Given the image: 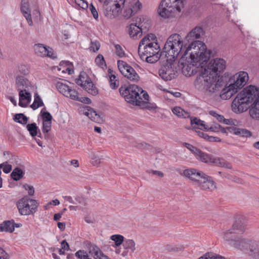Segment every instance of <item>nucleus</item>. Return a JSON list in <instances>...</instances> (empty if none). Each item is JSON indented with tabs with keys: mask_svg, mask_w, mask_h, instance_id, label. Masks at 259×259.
Returning a JSON list of instances; mask_svg holds the SVG:
<instances>
[{
	"mask_svg": "<svg viewBox=\"0 0 259 259\" xmlns=\"http://www.w3.org/2000/svg\"><path fill=\"white\" fill-rule=\"evenodd\" d=\"M226 67V62L223 59L215 58L210 61L197 77L195 87L208 95L215 93L223 85L220 73Z\"/></svg>",
	"mask_w": 259,
	"mask_h": 259,
	"instance_id": "f257e3e1",
	"label": "nucleus"
},
{
	"mask_svg": "<svg viewBox=\"0 0 259 259\" xmlns=\"http://www.w3.org/2000/svg\"><path fill=\"white\" fill-rule=\"evenodd\" d=\"M259 99V92L253 85L244 88L236 96L232 104V110L235 113H241L246 111L252 102Z\"/></svg>",
	"mask_w": 259,
	"mask_h": 259,
	"instance_id": "f03ea898",
	"label": "nucleus"
},
{
	"mask_svg": "<svg viewBox=\"0 0 259 259\" xmlns=\"http://www.w3.org/2000/svg\"><path fill=\"white\" fill-rule=\"evenodd\" d=\"M184 56L187 57L193 63H199L202 68V64L209 59L210 54L207 51L206 45L201 41H194L187 44L184 50Z\"/></svg>",
	"mask_w": 259,
	"mask_h": 259,
	"instance_id": "7ed1b4c3",
	"label": "nucleus"
},
{
	"mask_svg": "<svg viewBox=\"0 0 259 259\" xmlns=\"http://www.w3.org/2000/svg\"><path fill=\"white\" fill-rule=\"evenodd\" d=\"M186 46V41H183L180 34L173 33L167 39L161 56L164 55L170 61L175 60L179 54L184 55Z\"/></svg>",
	"mask_w": 259,
	"mask_h": 259,
	"instance_id": "20e7f679",
	"label": "nucleus"
},
{
	"mask_svg": "<svg viewBox=\"0 0 259 259\" xmlns=\"http://www.w3.org/2000/svg\"><path fill=\"white\" fill-rule=\"evenodd\" d=\"M248 80V75L246 72L240 71L231 77L228 85L223 89L220 97L227 100L232 97L239 90L243 87Z\"/></svg>",
	"mask_w": 259,
	"mask_h": 259,
	"instance_id": "39448f33",
	"label": "nucleus"
},
{
	"mask_svg": "<svg viewBox=\"0 0 259 259\" xmlns=\"http://www.w3.org/2000/svg\"><path fill=\"white\" fill-rule=\"evenodd\" d=\"M185 0H162L157 12L163 19H172L178 17L184 8Z\"/></svg>",
	"mask_w": 259,
	"mask_h": 259,
	"instance_id": "423d86ee",
	"label": "nucleus"
},
{
	"mask_svg": "<svg viewBox=\"0 0 259 259\" xmlns=\"http://www.w3.org/2000/svg\"><path fill=\"white\" fill-rule=\"evenodd\" d=\"M119 93L127 102L135 106L141 105L142 104L143 98L146 100L149 99L148 94L135 84L120 87Z\"/></svg>",
	"mask_w": 259,
	"mask_h": 259,
	"instance_id": "0eeeda50",
	"label": "nucleus"
},
{
	"mask_svg": "<svg viewBox=\"0 0 259 259\" xmlns=\"http://www.w3.org/2000/svg\"><path fill=\"white\" fill-rule=\"evenodd\" d=\"M184 145L194 155L197 159L202 162L229 169L232 168L231 165L222 158L203 152L189 143H184Z\"/></svg>",
	"mask_w": 259,
	"mask_h": 259,
	"instance_id": "6e6552de",
	"label": "nucleus"
},
{
	"mask_svg": "<svg viewBox=\"0 0 259 259\" xmlns=\"http://www.w3.org/2000/svg\"><path fill=\"white\" fill-rule=\"evenodd\" d=\"M103 3L104 13L109 19L118 17L124 8L125 0H99Z\"/></svg>",
	"mask_w": 259,
	"mask_h": 259,
	"instance_id": "1a4fd4ad",
	"label": "nucleus"
},
{
	"mask_svg": "<svg viewBox=\"0 0 259 259\" xmlns=\"http://www.w3.org/2000/svg\"><path fill=\"white\" fill-rule=\"evenodd\" d=\"M160 47L158 44H154V46L146 48H138V53L141 59L149 63L156 62L161 54H159Z\"/></svg>",
	"mask_w": 259,
	"mask_h": 259,
	"instance_id": "9d476101",
	"label": "nucleus"
},
{
	"mask_svg": "<svg viewBox=\"0 0 259 259\" xmlns=\"http://www.w3.org/2000/svg\"><path fill=\"white\" fill-rule=\"evenodd\" d=\"M16 205L19 213L24 215L34 214L38 207L36 201L28 196H25L19 199Z\"/></svg>",
	"mask_w": 259,
	"mask_h": 259,
	"instance_id": "9b49d317",
	"label": "nucleus"
},
{
	"mask_svg": "<svg viewBox=\"0 0 259 259\" xmlns=\"http://www.w3.org/2000/svg\"><path fill=\"white\" fill-rule=\"evenodd\" d=\"M145 20L143 17H138L136 23H131L128 25V33L131 38L137 39L142 35L143 31L147 30L149 24L147 20L145 22Z\"/></svg>",
	"mask_w": 259,
	"mask_h": 259,
	"instance_id": "f8f14e48",
	"label": "nucleus"
},
{
	"mask_svg": "<svg viewBox=\"0 0 259 259\" xmlns=\"http://www.w3.org/2000/svg\"><path fill=\"white\" fill-rule=\"evenodd\" d=\"M76 83L84 89L90 94L95 96L98 94V90L92 81L88 74L84 71L81 72Z\"/></svg>",
	"mask_w": 259,
	"mask_h": 259,
	"instance_id": "ddd939ff",
	"label": "nucleus"
},
{
	"mask_svg": "<svg viewBox=\"0 0 259 259\" xmlns=\"http://www.w3.org/2000/svg\"><path fill=\"white\" fill-rule=\"evenodd\" d=\"M175 60L170 61L166 59V64L159 70V76L164 80H170L176 76L177 70L176 64L173 63Z\"/></svg>",
	"mask_w": 259,
	"mask_h": 259,
	"instance_id": "4468645a",
	"label": "nucleus"
},
{
	"mask_svg": "<svg viewBox=\"0 0 259 259\" xmlns=\"http://www.w3.org/2000/svg\"><path fill=\"white\" fill-rule=\"evenodd\" d=\"M235 233L232 232V230L230 229L223 232L221 236L229 244L236 248L242 249L245 247L246 241L241 238H236L233 235Z\"/></svg>",
	"mask_w": 259,
	"mask_h": 259,
	"instance_id": "2eb2a0df",
	"label": "nucleus"
},
{
	"mask_svg": "<svg viewBox=\"0 0 259 259\" xmlns=\"http://www.w3.org/2000/svg\"><path fill=\"white\" fill-rule=\"evenodd\" d=\"M179 63L182 72L186 76H191L195 74L198 68L197 65H199V63H193L188 57H186V59H184V56H183Z\"/></svg>",
	"mask_w": 259,
	"mask_h": 259,
	"instance_id": "dca6fc26",
	"label": "nucleus"
},
{
	"mask_svg": "<svg viewBox=\"0 0 259 259\" xmlns=\"http://www.w3.org/2000/svg\"><path fill=\"white\" fill-rule=\"evenodd\" d=\"M34 51L36 55L41 57H48L52 59L57 58V54L53 50L41 44H35L34 45Z\"/></svg>",
	"mask_w": 259,
	"mask_h": 259,
	"instance_id": "f3484780",
	"label": "nucleus"
},
{
	"mask_svg": "<svg viewBox=\"0 0 259 259\" xmlns=\"http://www.w3.org/2000/svg\"><path fill=\"white\" fill-rule=\"evenodd\" d=\"M15 88L18 92L28 91V90H32L33 87L31 82L27 78L20 75H17L15 78Z\"/></svg>",
	"mask_w": 259,
	"mask_h": 259,
	"instance_id": "a211bd4d",
	"label": "nucleus"
},
{
	"mask_svg": "<svg viewBox=\"0 0 259 259\" xmlns=\"http://www.w3.org/2000/svg\"><path fill=\"white\" fill-rule=\"evenodd\" d=\"M201 189L212 191L216 189L215 182L212 178L204 174L199 182L197 185Z\"/></svg>",
	"mask_w": 259,
	"mask_h": 259,
	"instance_id": "6ab92c4d",
	"label": "nucleus"
},
{
	"mask_svg": "<svg viewBox=\"0 0 259 259\" xmlns=\"http://www.w3.org/2000/svg\"><path fill=\"white\" fill-rule=\"evenodd\" d=\"M204 172L194 168L185 169L183 172V175L187 178L196 183L197 185L201 178L204 176Z\"/></svg>",
	"mask_w": 259,
	"mask_h": 259,
	"instance_id": "aec40b11",
	"label": "nucleus"
},
{
	"mask_svg": "<svg viewBox=\"0 0 259 259\" xmlns=\"http://www.w3.org/2000/svg\"><path fill=\"white\" fill-rule=\"evenodd\" d=\"M20 10L23 16L26 20L28 25L32 26L33 23L32 20L28 0H21Z\"/></svg>",
	"mask_w": 259,
	"mask_h": 259,
	"instance_id": "412c9836",
	"label": "nucleus"
},
{
	"mask_svg": "<svg viewBox=\"0 0 259 259\" xmlns=\"http://www.w3.org/2000/svg\"><path fill=\"white\" fill-rule=\"evenodd\" d=\"M204 31L202 27L196 26L191 30L185 36V40L188 43H191L196 39L200 38L204 34Z\"/></svg>",
	"mask_w": 259,
	"mask_h": 259,
	"instance_id": "4be33fe9",
	"label": "nucleus"
},
{
	"mask_svg": "<svg viewBox=\"0 0 259 259\" xmlns=\"http://www.w3.org/2000/svg\"><path fill=\"white\" fill-rule=\"evenodd\" d=\"M247 221L246 219L242 216L238 217L235 221L231 229L232 232L240 233L245 231L246 229Z\"/></svg>",
	"mask_w": 259,
	"mask_h": 259,
	"instance_id": "5701e85b",
	"label": "nucleus"
},
{
	"mask_svg": "<svg viewBox=\"0 0 259 259\" xmlns=\"http://www.w3.org/2000/svg\"><path fill=\"white\" fill-rule=\"evenodd\" d=\"M68 94L66 95V97H69L72 100L77 101L85 104H90L91 100L87 97L81 96L75 89L69 88L68 91Z\"/></svg>",
	"mask_w": 259,
	"mask_h": 259,
	"instance_id": "b1692460",
	"label": "nucleus"
},
{
	"mask_svg": "<svg viewBox=\"0 0 259 259\" xmlns=\"http://www.w3.org/2000/svg\"><path fill=\"white\" fill-rule=\"evenodd\" d=\"M19 105L22 107H26L31 102L30 90L19 91Z\"/></svg>",
	"mask_w": 259,
	"mask_h": 259,
	"instance_id": "393cba45",
	"label": "nucleus"
},
{
	"mask_svg": "<svg viewBox=\"0 0 259 259\" xmlns=\"http://www.w3.org/2000/svg\"><path fill=\"white\" fill-rule=\"evenodd\" d=\"M157 37L153 34H149L144 37L140 41L139 47L146 48L154 46V44H158Z\"/></svg>",
	"mask_w": 259,
	"mask_h": 259,
	"instance_id": "a878e982",
	"label": "nucleus"
},
{
	"mask_svg": "<svg viewBox=\"0 0 259 259\" xmlns=\"http://www.w3.org/2000/svg\"><path fill=\"white\" fill-rule=\"evenodd\" d=\"M247 254L253 258L259 259V242H252L249 244Z\"/></svg>",
	"mask_w": 259,
	"mask_h": 259,
	"instance_id": "bb28decb",
	"label": "nucleus"
},
{
	"mask_svg": "<svg viewBox=\"0 0 259 259\" xmlns=\"http://www.w3.org/2000/svg\"><path fill=\"white\" fill-rule=\"evenodd\" d=\"M63 199L65 201L73 204H80L83 206H85L87 204L85 199L80 195H76L74 197V199L70 196H63Z\"/></svg>",
	"mask_w": 259,
	"mask_h": 259,
	"instance_id": "cd10ccee",
	"label": "nucleus"
},
{
	"mask_svg": "<svg viewBox=\"0 0 259 259\" xmlns=\"http://www.w3.org/2000/svg\"><path fill=\"white\" fill-rule=\"evenodd\" d=\"M14 224L13 220L4 222L0 224V232H13L15 229Z\"/></svg>",
	"mask_w": 259,
	"mask_h": 259,
	"instance_id": "c85d7f7f",
	"label": "nucleus"
},
{
	"mask_svg": "<svg viewBox=\"0 0 259 259\" xmlns=\"http://www.w3.org/2000/svg\"><path fill=\"white\" fill-rule=\"evenodd\" d=\"M58 71H61L63 73H68L71 74L73 72V70L70 68V63L68 61H62L59 64V66L57 67Z\"/></svg>",
	"mask_w": 259,
	"mask_h": 259,
	"instance_id": "c756f323",
	"label": "nucleus"
},
{
	"mask_svg": "<svg viewBox=\"0 0 259 259\" xmlns=\"http://www.w3.org/2000/svg\"><path fill=\"white\" fill-rule=\"evenodd\" d=\"M191 124L194 130L199 129L204 130V127L207 126V124H205V122L196 117L191 119Z\"/></svg>",
	"mask_w": 259,
	"mask_h": 259,
	"instance_id": "7c9ffc66",
	"label": "nucleus"
},
{
	"mask_svg": "<svg viewBox=\"0 0 259 259\" xmlns=\"http://www.w3.org/2000/svg\"><path fill=\"white\" fill-rule=\"evenodd\" d=\"M250 116L255 119H259V99L254 101L253 106L249 110Z\"/></svg>",
	"mask_w": 259,
	"mask_h": 259,
	"instance_id": "2f4dec72",
	"label": "nucleus"
},
{
	"mask_svg": "<svg viewBox=\"0 0 259 259\" xmlns=\"http://www.w3.org/2000/svg\"><path fill=\"white\" fill-rule=\"evenodd\" d=\"M127 69V74H125L124 76L127 77L129 80L134 81L137 82L139 81L140 79L139 75L136 72V71L131 66V67H128Z\"/></svg>",
	"mask_w": 259,
	"mask_h": 259,
	"instance_id": "473e14b6",
	"label": "nucleus"
},
{
	"mask_svg": "<svg viewBox=\"0 0 259 259\" xmlns=\"http://www.w3.org/2000/svg\"><path fill=\"white\" fill-rule=\"evenodd\" d=\"M86 246L88 248L89 253L93 255L94 258H95V257H97V256L101 251L97 245L92 244L91 242H87L86 243Z\"/></svg>",
	"mask_w": 259,
	"mask_h": 259,
	"instance_id": "72a5a7b5",
	"label": "nucleus"
},
{
	"mask_svg": "<svg viewBox=\"0 0 259 259\" xmlns=\"http://www.w3.org/2000/svg\"><path fill=\"white\" fill-rule=\"evenodd\" d=\"M123 246L124 249L132 253L134 252L136 249V243L133 239H125Z\"/></svg>",
	"mask_w": 259,
	"mask_h": 259,
	"instance_id": "f704fd0d",
	"label": "nucleus"
},
{
	"mask_svg": "<svg viewBox=\"0 0 259 259\" xmlns=\"http://www.w3.org/2000/svg\"><path fill=\"white\" fill-rule=\"evenodd\" d=\"M24 175V171L19 167L15 168L12 171L11 176L15 181H18L23 178Z\"/></svg>",
	"mask_w": 259,
	"mask_h": 259,
	"instance_id": "c9c22d12",
	"label": "nucleus"
},
{
	"mask_svg": "<svg viewBox=\"0 0 259 259\" xmlns=\"http://www.w3.org/2000/svg\"><path fill=\"white\" fill-rule=\"evenodd\" d=\"M172 111L174 114L180 117L187 118L190 116L188 112L185 111L179 107H176L174 108Z\"/></svg>",
	"mask_w": 259,
	"mask_h": 259,
	"instance_id": "e433bc0d",
	"label": "nucleus"
},
{
	"mask_svg": "<svg viewBox=\"0 0 259 259\" xmlns=\"http://www.w3.org/2000/svg\"><path fill=\"white\" fill-rule=\"evenodd\" d=\"M84 114L90 118L92 120L97 122L98 121L100 116L96 113V111L90 108L88 109L87 111L84 112Z\"/></svg>",
	"mask_w": 259,
	"mask_h": 259,
	"instance_id": "4c0bfd02",
	"label": "nucleus"
},
{
	"mask_svg": "<svg viewBox=\"0 0 259 259\" xmlns=\"http://www.w3.org/2000/svg\"><path fill=\"white\" fill-rule=\"evenodd\" d=\"M117 66L120 72L124 76L125 74H127V69H128L127 67H131L126 62L122 60H118L117 61Z\"/></svg>",
	"mask_w": 259,
	"mask_h": 259,
	"instance_id": "58836bf2",
	"label": "nucleus"
},
{
	"mask_svg": "<svg viewBox=\"0 0 259 259\" xmlns=\"http://www.w3.org/2000/svg\"><path fill=\"white\" fill-rule=\"evenodd\" d=\"M117 66L120 72L124 76L125 74H127V69H128L127 67H131L126 62L122 60H118L117 61Z\"/></svg>",
	"mask_w": 259,
	"mask_h": 259,
	"instance_id": "ea45409f",
	"label": "nucleus"
},
{
	"mask_svg": "<svg viewBox=\"0 0 259 259\" xmlns=\"http://www.w3.org/2000/svg\"><path fill=\"white\" fill-rule=\"evenodd\" d=\"M26 127L32 137L36 136L37 135L38 131L39 132V130L35 123L28 124Z\"/></svg>",
	"mask_w": 259,
	"mask_h": 259,
	"instance_id": "a19ab883",
	"label": "nucleus"
},
{
	"mask_svg": "<svg viewBox=\"0 0 259 259\" xmlns=\"http://www.w3.org/2000/svg\"><path fill=\"white\" fill-rule=\"evenodd\" d=\"M56 88L58 91L65 96L68 94V91L70 88L67 84L60 82H57Z\"/></svg>",
	"mask_w": 259,
	"mask_h": 259,
	"instance_id": "79ce46f5",
	"label": "nucleus"
},
{
	"mask_svg": "<svg viewBox=\"0 0 259 259\" xmlns=\"http://www.w3.org/2000/svg\"><path fill=\"white\" fill-rule=\"evenodd\" d=\"M110 239L115 242V245H113L114 247L120 246L122 243L123 244L124 241V237L118 234L112 235Z\"/></svg>",
	"mask_w": 259,
	"mask_h": 259,
	"instance_id": "37998d69",
	"label": "nucleus"
},
{
	"mask_svg": "<svg viewBox=\"0 0 259 259\" xmlns=\"http://www.w3.org/2000/svg\"><path fill=\"white\" fill-rule=\"evenodd\" d=\"M44 105L43 102L39 97V96L37 94H35L34 95V100L32 104L31 105V107L33 109H36L39 107L42 106Z\"/></svg>",
	"mask_w": 259,
	"mask_h": 259,
	"instance_id": "c03bdc74",
	"label": "nucleus"
},
{
	"mask_svg": "<svg viewBox=\"0 0 259 259\" xmlns=\"http://www.w3.org/2000/svg\"><path fill=\"white\" fill-rule=\"evenodd\" d=\"M142 8V4L139 0H132L130 2V9L134 13H137Z\"/></svg>",
	"mask_w": 259,
	"mask_h": 259,
	"instance_id": "a18cd8bd",
	"label": "nucleus"
},
{
	"mask_svg": "<svg viewBox=\"0 0 259 259\" xmlns=\"http://www.w3.org/2000/svg\"><path fill=\"white\" fill-rule=\"evenodd\" d=\"M198 259H225V257L212 252H208L200 256Z\"/></svg>",
	"mask_w": 259,
	"mask_h": 259,
	"instance_id": "49530a36",
	"label": "nucleus"
},
{
	"mask_svg": "<svg viewBox=\"0 0 259 259\" xmlns=\"http://www.w3.org/2000/svg\"><path fill=\"white\" fill-rule=\"evenodd\" d=\"M18 72L24 75H27L29 73V67L25 64H21L18 66Z\"/></svg>",
	"mask_w": 259,
	"mask_h": 259,
	"instance_id": "de8ad7c7",
	"label": "nucleus"
},
{
	"mask_svg": "<svg viewBox=\"0 0 259 259\" xmlns=\"http://www.w3.org/2000/svg\"><path fill=\"white\" fill-rule=\"evenodd\" d=\"M234 133L236 135H239L242 137H250L251 136L250 132L245 129L240 128H235Z\"/></svg>",
	"mask_w": 259,
	"mask_h": 259,
	"instance_id": "09e8293b",
	"label": "nucleus"
},
{
	"mask_svg": "<svg viewBox=\"0 0 259 259\" xmlns=\"http://www.w3.org/2000/svg\"><path fill=\"white\" fill-rule=\"evenodd\" d=\"M14 120L18 123L25 124L27 122V117L22 113L16 114L14 118Z\"/></svg>",
	"mask_w": 259,
	"mask_h": 259,
	"instance_id": "8fccbe9b",
	"label": "nucleus"
},
{
	"mask_svg": "<svg viewBox=\"0 0 259 259\" xmlns=\"http://www.w3.org/2000/svg\"><path fill=\"white\" fill-rule=\"evenodd\" d=\"M95 62L96 64L102 69L106 68V64L102 55H98L95 59Z\"/></svg>",
	"mask_w": 259,
	"mask_h": 259,
	"instance_id": "3c124183",
	"label": "nucleus"
},
{
	"mask_svg": "<svg viewBox=\"0 0 259 259\" xmlns=\"http://www.w3.org/2000/svg\"><path fill=\"white\" fill-rule=\"evenodd\" d=\"M221 129V131L223 133H225L226 130L225 128H222L220 125L217 124L215 126H209L208 124L206 127H204V131H211L213 132H218Z\"/></svg>",
	"mask_w": 259,
	"mask_h": 259,
	"instance_id": "603ef678",
	"label": "nucleus"
},
{
	"mask_svg": "<svg viewBox=\"0 0 259 259\" xmlns=\"http://www.w3.org/2000/svg\"><path fill=\"white\" fill-rule=\"evenodd\" d=\"M148 99L147 100H144L143 98H142V104L141 105H138V106L141 107L142 108H147L149 110H152L155 109L156 108V106L155 104H151L148 102Z\"/></svg>",
	"mask_w": 259,
	"mask_h": 259,
	"instance_id": "864d4df0",
	"label": "nucleus"
},
{
	"mask_svg": "<svg viewBox=\"0 0 259 259\" xmlns=\"http://www.w3.org/2000/svg\"><path fill=\"white\" fill-rule=\"evenodd\" d=\"M110 78V85L113 89H116L119 84V82L116 79L115 75L111 74L109 76Z\"/></svg>",
	"mask_w": 259,
	"mask_h": 259,
	"instance_id": "5fc2aeb1",
	"label": "nucleus"
},
{
	"mask_svg": "<svg viewBox=\"0 0 259 259\" xmlns=\"http://www.w3.org/2000/svg\"><path fill=\"white\" fill-rule=\"evenodd\" d=\"M75 255L79 259H91L87 252L79 250L75 253Z\"/></svg>",
	"mask_w": 259,
	"mask_h": 259,
	"instance_id": "6e6d98bb",
	"label": "nucleus"
},
{
	"mask_svg": "<svg viewBox=\"0 0 259 259\" xmlns=\"http://www.w3.org/2000/svg\"><path fill=\"white\" fill-rule=\"evenodd\" d=\"M89 156L91 160H94L92 161L94 165H98L100 163V159L95 152L91 151L89 154Z\"/></svg>",
	"mask_w": 259,
	"mask_h": 259,
	"instance_id": "4d7b16f0",
	"label": "nucleus"
},
{
	"mask_svg": "<svg viewBox=\"0 0 259 259\" xmlns=\"http://www.w3.org/2000/svg\"><path fill=\"white\" fill-rule=\"evenodd\" d=\"M114 49L116 54L120 58L125 56V53L122 47L119 45H114Z\"/></svg>",
	"mask_w": 259,
	"mask_h": 259,
	"instance_id": "13d9d810",
	"label": "nucleus"
},
{
	"mask_svg": "<svg viewBox=\"0 0 259 259\" xmlns=\"http://www.w3.org/2000/svg\"><path fill=\"white\" fill-rule=\"evenodd\" d=\"M52 122L43 121L42 131L44 133H48L51 129Z\"/></svg>",
	"mask_w": 259,
	"mask_h": 259,
	"instance_id": "bf43d9fd",
	"label": "nucleus"
},
{
	"mask_svg": "<svg viewBox=\"0 0 259 259\" xmlns=\"http://www.w3.org/2000/svg\"><path fill=\"white\" fill-rule=\"evenodd\" d=\"M75 2L77 5L83 10L88 8V4L85 0H75Z\"/></svg>",
	"mask_w": 259,
	"mask_h": 259,
	"instance_id": "052dcab7",
	"label": "nucleus"
},
{
	"mask_svg": "<svg viewBox=\"0 0 259 259\" xmlns=\"http://www.w3.org/2000/svg\"><path fill=\"white\" fill-rule=\"evenodd\" d=\"M100 47V43L97 41H91L90 50L94 52L97 51Z\"/></svg>",
	"mask_w": 259,
	"mask_h": 259,
	"instance_id": "680f3d73",
	"label": "nucleus"
},
{
	"mask_svg": "<svg viewBox=\"0 0 259 259\" xmlns=\"http://www.w3.org/2000/svg\"><path fill=\"white\" fill-rule=\"evenodd\" d=\"M134 14L133 11L129 8H126L124 9L123 13V16L125 19H128L130 18L132 15Z\"/></svg>",
	"mask_w": 259,
	"mask_h": 259,
	"instance_id": "e2e57ef3",
	"label": "nucleus"
},
{
	"mask_svg": "<svg viewBox=\"0 0 259 259\" xmlns=\"http://www.w3.org/2000/svg\"><path fill=\"white\" fill-rule=\"evenodd\" d=\"M89 9L93 15V17L97 20L98 18V12L95 8V7L93 5V4H91L89 6Z\"/></svg>",
	"mask_w": 259,
	"mask_h": 259,
	"instance_id": "0e129e2a",
	"label": "nucleus"
},
{
	"mask_svg": "<svg viewBox=\"0 0 259 259\" xmlns=\"http://www.w3.org/2000/svg\"><path fill=\"white\" fill-rule=\"evenodd\" d=\"M43 121H47L51 122L52 119V116L48 112H44L42 114Z\"/></svg>",
	"mask_w": 259,
	"mask_h": 259,
	"instance_id": "69168bd1",
	"label": "nucleus"
},
{
	"mask_svg": "<svg viewBox=\"0 0 259 259\" xmlns=\"http://www.w3.org/2000/svg\"><path fill=\"white\" fill-rule=\"evenodd\" d=\"M23 188L28 191V193L30 196H33L34 193V190L32 186L25 184L23 185Z\"/></svg>",
	"mask_w": 259,
	"mask_h": 259,
	"instance_id": "338daca9",
	"label": "nucleus"
},
{
	"mask_svg": "<svg viewBox=\"0 0 259 259\" xmlns=\"http://www.w3.org/2000/svg\"><path fill=\"white\" fill-rule=\"evenodd\" d=\"M8 258L9 255L8 253L3 248L0 247V259H8Z\"/></svg>",
	"mask_w": 259,
	"mask_h": 259,
	"instance_id": "774afa93",
	"label": "nucleus"
}]
</instances>
